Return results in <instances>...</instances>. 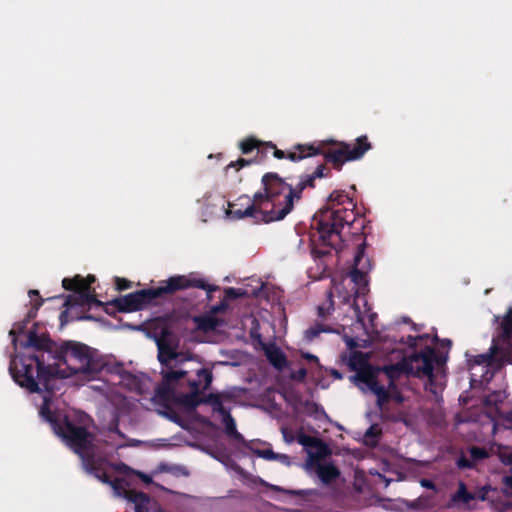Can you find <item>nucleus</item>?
Instances as JSON below:
<instances>
[{"instance_id":"1","label":"nucleus","mask_w":512,"mask_h":512,"mask_svg":"<svg viewBox=\"0 0 512 512\" xmlns=\"http://www.w3.org/2000/svg\"><path fill=\"white\" fill-rule=\"evenodd\" d=\"M53 358L57 363H48L43 355H25L19 363L12 361L9 371L13 380L28 392H45L52 397L62 379L78 374L90 379L102 369L90 348L74 341L62 343Z\"/></svg>"},{"instance_id":"2","label":"nucleus","mask_w":512,"mask_h":512,"mask_svg":"<svg viewBox=\"0 0 512 512\" xmlns=\"http://www.w3.org/2000/svg\"><path fill=\"white\" fill-rule=\"evenodd\" d=\"M355 203L343 190L333 191L312 219L311 227L316 231L312 234L311 253L316 259L342 248L341 231L344 227L351 228L357 221Z\"/></svg>"},{"instance_id":"3","label":"nucleus","mask_w":512,"mask_h":512,"mask_svg":"<svg viewBox=\"0 0 512 512\" xmlns=\"http://www.w3.org/2000/svg\"><path fill=\"white\" fill-rule=\"evenodd\" d=\"M262 190L256 195L260 214L265 221H281L294 207V201L300 200L306 188L300 180L296 186L288 184L277 173L268 172L261 179Z\"/></svg>"},{"instance_id":"4","label":"nucleus","mask_w":512,"mask_h":512,"mask_svg":"<svg viewBox=\"0 0 512 512\" xmlns=\"http://www.w3.org/2000/svg\"><path fill=\"white\" fill-rule=\"evenodd\" d=\"M51 398L44 395L39 413L51 425L54 433L79 456L81 462L98 452L99 448L95 443V434L68 415L51 410L49 407Z\"/></svg>"},{"instance_id":"5","label":"nucleus","mask_w":512,"mask_h":512,"mask_svg":"<svg viewBox=\"0 0 512 512\" xmlns=\"http://www.w3.org/2000/svg\"><path fill=\"white\" fill-rule=\"evenodd\" d=\"M372 148L366 135L356 138L354 144L342 141H319L317 143L296 144V151L288 154L292 162L322 155L327 163L340 171L344 163L361 159Z\"/></svg>"},{"instance_id":"6","label":"nucleus","mask_w":512,"mask_h":512,"mask_svg":"<svg viewBox=\"0 0 512 512\" xmlns=\"http://www.w3.org/2000/svg\"><path fill=\"white\" fill-rule=\"evenodd\" d=\"M196 377L192 378L188 371L169 370L163 373V381L155 389V397L164 402H174L180 405L182 396L193 392L190 383H195L201 388L203 381V390L210 388L213 381V374L210 369L200 368L196 371Z\"/></svg>"},{"instance_id":"7","label":"nucleus","mask_w":512,"mask_h":512,"mask_svg":"<svg viewBox=\"0 0 512 512\" xmlns=\"http://www.w3.org/2000/svg\"><path fill=\"white\" fill-rule=\"evenodd\" d=\"M197 285L185 277H169L160 282L156 288L142 289L124 296L117 297L107 303L119 312L129 313L139 311L164 295H172L178 291L186 290L189 286Z\"/></svg>"},{"instance_id":"8","label":"nucleus","mask_w":512,"mask_h":512,"mask_svg":"<svg viewBox=\"0 0 512 512\" xmlns=\"http://www.w3.org/2000/svg\"><path fill=\"white\" fill-rule=\"evenodd\" d=\"M62 286L65 290L74 291V294L67 295L64 306L67 309L74 307H90L92 305L102 307L104 304L96 298L94 290L89 289V282L81 275L73 278H64Z\"/></svg>"},{"instance_id":"9","label":"nucleus","mask_w":512,"mask_h":512,"mask_svg":"<svg viewBox=\"0 0 512 512\" xmlns=\"http://www.w3.org/2000/svg\"><path fill=\"white\" fill-rule=\"evenodd\" d=\"M347 365L351 371L355 372V374L350 377L351 381L356 384H364L367 389L378 379L380 368L371 365L367 354L362 351H352Z\"/></svg>"},{"instance_id":"10","label":"nucleus","mask_w":512,"mask_h":512,"mask_svg":"<svg viewBox=\"0 0 512 512\" xmlns=\"http://www.w3.org/2000/svg\"><path fill=\"white\" fill-rule=\"evenodd\" d=\"M448 359L447 354H442L436 351L435 348L426 346L419 352H413L404 361L413 365L418 372L422 374L434 372V367L441 368L446 364Z\"/></svg>"},{"instance_id":"11","label":"nucleus","mask_w":512,"mask_h":512,"mask_svg":"<svg viewBox=\"0 0 512 512\" xmlns=\"http://www.w3.org/2000/svg\"><path fill=\"white\" fill-rule=\"evenodd\" d=\"M257 194L258 192H256L253 197L242 195L236 200V202L229 203V210L227 211L228 216L235 220L251 218L256 224L272 223L273 221H265L262 219L263 217L259 215L261 210L258 208L256 202L255 197Z\"/></svg>"},{"instance_id":"12","label":"nucleus","mask_w":512,"mask_h":512,"mask_svg":"<svg viewBox=\"0 0 512 512\" xmlns=\"http://www.w3.org/2000/svg\"><path fill=\"white\" fill-rule=\"evenodd\" d=\"M193 387V392H189L188 395L182 396L180 399V405L184 406L189 410L196 409L200 404L210 405L214 413L222 414L227 410L223 405L222 397L218 393H209L201 397L202 387L195 383H190Z\"/></svg>"},{"instance_id":"13","label":"nucleus","mask_w":512,"mask_h":512,"mask_svg":"<svg viewBox=\"0 0 512 512\" xmlns=\"http://www.w3.org/2000/svg\"><path fill=\"white\" fill-rule=\"evenodd\" d=\"M36 324L33 325V328L27 331H25L22 334H17L15 336L16 342H13V344L16 346L17 342L19 341L20 346L23 348H33L35 349V353H26V355H43V358H45V354L47 352V349L49 348V340L44 336H39L35 329ZM25 356V354L16 356L11 359L10 363L12 361H17L19 363L20 358Z\"/></svg>"},{"instance_id":"14","label":"nucleus","mask_w":512,"mask_h":512,"mask_svg":"<svg viewBox=\"0 0 512 512\" xmlns=\"http://www.w3.org/2000/svg\"><path fill=\"white\" fill-rule=\"evenodd\" d=\"M155 341L158 348V360L162 365H167L171 360L177 358L179 340L170 329L162 328Z\"/></svg>"},{"instance_id":"15","label":"nucleus","mask_w":512,"mask_h":512,"mask_svg":"<svg viewBox=\"0 0 512 512\" xmlns=\"http://www.w3.org/2000/svg\"><path fill=\"white\" fill-rule=\"evenodd\" d=\"M490 486H484L478 493L469 492L466 484L463 481L458 483V488L455 493L450 497L449 507H458L461 510L471 511L473 507L470 505L471 501L476 499L485 501L487 499Z\"/></svg>"},{"instance_id":"16","label":"nucleus","mask_w":512,"mask_h":512,"mask_svg":"<svg viewBox=\"0 0 512 512\" xmlns=\"http://www.w3.org/2000/svg\"><path fill=\"white\" fill-rule=\"evenodd\" d=\"M28 295L31 299V308L28 310L26 317L19 322L14 323L12 329L9 332V335L12 337V342H16L15 336L17 334H22L24 330H26L27 325L36 318L38 310L44 303V299L41 297L40 293L36 289H31L28 292Z\"/></svg>"},{"instance_id":"17","label":"nucleus","mask_w":512,"mask_h":512,"mask_svg":"<svg viewBox=\"0 0 512 512\" xmlns=\"http://www.w3.org/2000/svg\"><path fill=\"white\" fill-rule=\"evenodd\" d=\"M107 464V460L104 456L101 455L100 451L91 455L88 459L82 461V465L84 469L95 478L100 480L102 483L110 484L111 479L108 473L105 470V465Z\"/></svg>"},{"instance_id":"18","label":"nucleus","mask_w":512,"mask_h":512,"mask_svg":"<svg viewBox=\"0 0 512 512\" xmlns=\"http://www.w3.org/2000/svg\"><path fill=\"white\" fill-rule=\"evenodd\" d=\"M368 390L376 396V406L380 411H384L385 406L391 400L399 404L404 402V397L400 390L389 393V391L384 390V384H380L379 379H377Z\"/></svg>"},{"instance_id":"19","label":"nucleus","mask_w":512,"mask_h":512,"mask_svg":"<svg viewBox=\"0 0 512 512\" xmlns=\"http://www.w3.org/2000/svg\"><path fill=\"white\" fill-rule=\"evenodd\" d=\"M404 367L406 369V373L409 375H412L420 379L427 378V382L425 383V390L433 394L436 401H439V398L441 397L442 388H439L434 372L422 374L418 372L417 369L413 367V365L408 364L407 361H404Z\"/></svg>"},{"instance_id":"20","label":"nucleus","mask_w":512,"mask_h":512,"mask_svg":"<svg viewBox=\"0 0 512 512\" xmlns=\"http://www.w3.org/2000/svg\"><path fill=\"white\" fill-rule=\"evenodd\" d=\"M365 248V242L358 245L357 252L354 257L353 269L350 273L351 280L358 286H366L368 283L367 272H365L362 268H359L362 258L364 256Z\"/></svg>"},{"instance_id":"21","label":"nucleus","mask_w":512,"mask_h":512,"mask_svg":"<svg viewBox=\"0 0 512 512\" xmlns=\"http://www.w3.org/2000/svg\"><path fill=\"white\" fill-rule=\"evenodd\" d=\"M128 501L134 504L135 512H152L157 508L156 503L151 500L149 495L142 491L130 494Z\"/></svg>"},{"instance_id":"22","label":"nucleus","mask_w":512,"mask_h":512,"mask_svg":"<svg viewBox=\"0 0 512 512\" xmlns=\"http://www.w3.org/2000/svg\"><path fill=\"white\" fill-rule=\"evenodd\" d=\"M222 423L225 427L226 436L237 443L246 445V440L241 433L237 431L235 419L230 414V410L227 409L221 415Z\"/></svg>"},{"instance_id":"23","label":"nucleus","mask_w":512,"mask_h":512,"mask_svg":"<svg viewBox=\"0 0 512 512\" xmlns=\"http://www.w3.org/2000/svg\"><path fill=\"white\" fill-rule=\"evenodd\" d=\"M262 344L265 356L271 363V365H273L276 369H283L287 365V359L285 354L281 351V349L274 344Z\"/></svg>"},{"instance_id":"24","label":"nucleus","mask_w":512,"mask_h":512,"mask_svg":"<svg viewBox=\"0 0 512 512\" xmlns=\"http://www.w3.org/2000/svg\"><path fill=\"white\" fill-rule=\"evenodd\" d=\"M173 277H185L186 279L191 280V282L197 283V285L189 286L187 289L190 288H198L205 290L207 293V300L212 299V292L218 291L220 287L215 284H209L206 279L199 276L198 273H189L187 275H174Z\"/></svg>"},{"instance_id":"25","label":"nucleus","mask_w":512,"mask_h":512,"mask_svg":"<svg viewBox=\"0 0 512 512\" xmlns=\"http://www.w3.org/2000/svg\"><path fill=\"white\" fill-rule=\"evenodd\" d=\"M316 473L323 484H330L340 476V470L332 463H319Z\"/></svg>"},{"instance_id":"26","label":"nucleus","mask_w":512,"mask_h":512,"mask_svg":"<svg viewBox=\"0 0 512 512\" xmlns=\"http://www.w3.org/2000/svg\"><path fill=\"white\" fill-rule=\"evenodd\" d=\"M121 382L124 386H126L129 390L135 391L137 393H142V380L140 377L132 374L129 371H123L120 374Z\"/></svg>"},{"instance_id":"27","label":"nucleus","mask_w":512,"mask_h":512,"mask_svg":"<svg viewBox=\"0 0 512 512\" xmlns=\"http://www.w3.org/2000/svg\"><path fill=\"white\" fill-rule=\"evenodd\" d=\"M109 485L116 496L122 497L127 501L129 500V495L135 493V490L128 488V482L122 478L113 479Z\"/></svg>"},{"instance_id":"28","label":"nucleus","mask_w":512,"mask_h":512,"mask_svg":"<svg viewBox=\"0 0 512 512\" xmlns=\"http://www.w3.org/2000/svg\"><path fill=\"white\" fill-rule=\"evenodd\" d=\"M297 440L303 446L319 448L320 453L327 452V446L322 442V440L316 437L301 433L298 435Z\"/></svg>"},{"instance_id":"29","label":"nucleus","mask_w":512,"mask_h":512,"mask_svg":"<svg viewBox=\"0 0 512 512\" xmlns=\"http://www.w3.org/2000/svg\"><path fill=\"white\" fill-rule=\"evenodd\" d=\"M403 371L406 372L404 363L402 364L401 367L397 365H390L380 368V372H382L385 375L387 381H396L401 376Z\"/></svg>"},{"instance_id":"30","label":"nucleus","mask_w":512,"mask_h":512,"mask_svg":"<svg viewBox=\"0 0 512 512\" xmlns=\"http://www.w3.org/2000/svg\"><path fill=\"white\" fill-rule=\"evenodd\" d=\"M239 147L243 154H249L255 149L260 151L261 141L254 137H248L240 142Z\"/></svg>"},{"instance_id":"31","label":"nucleus","mask_w":512,"mask_h":512,"mask_svg":"<svg viewBox=\"0 0 512 512\" xmlns=\"http://www.w3.org/2000/svg\"><path fill=\"white\" fill-rule=\"evenodd\" d=\"M500 328L501 337L503 339H510L512 336V308H510L503 317Z\"/></svg>"},{"instance_id":"32","label":"nucleus","mask_w":512,"mask_h":512,"mask_svg":"<svg viewBox=\"0 0 512 512\" xmlns=\"http://www.w3.org/2000/svg\"><path fill=\"white\" fill-rule=\"evenodd\" d=\"M327 300L323 305H319L317 308L318 316L326 318L334 310L333 292L331 290L326 293Z\"/></svg>"},{"instance_id":"33","label":"nucleus","mask_w":512,"mask_h":512,"mask_svg":"<svg viewBox=\"0 0 512 512\" xmlns=\"http://www.w3.org/2000/svg\"><path fill=\"white\" fill-rule=\"evenodd\" d=\"M330 330L326 328V326L322 324H316L310 328H308L304 333V339L307 342H312L315 338H317L322 332H329Z\"/></svg>"},{"instance_id":"34","label":"nucleus","mask_w":512,"mask_h":512,"mask_svg":"<svg viewBox=\"0 0 512 512\" xmlns=\"http://www.w3.org/2000/svg\"><path fill=\"white\" fill-rule=\"evenodd\" d=\"M469 453L474 463L489 457V452L484 447L472 446L469 449Z\"/></svg>"},{"instance_id":"35","label":"nucleus","mask_w":512,"mask_h":512,"mask_svg":"<svg viewBox=\"0 0 512 512\" xmlns=\"http://www.w3.org/2000/svg\"><path fill=\"white\" fill-rule=\"evenodd\" d=\"M224 292L226 300H235L246 296V291L241 288L228 287Z\"/></svg>"},{"instance_id":"36","label":"nucleus","mask_w":512,"mask_h":512,"mask_svg":"<svg viewBox=\"0 0 512 512\" xmlns=\"http://www.w3.org/2000/svg\"><path fill=\"white\" fill-rule=\"evenodd\" d=\"M264 148H265V149H272V151H273V155H274V157H275V158H277V159H284V158L289 159V158H288V154H289V153H291V152L296 151V149H295V145H294L292 150H290V151H288L287 153H285L284 151H282V150L278 149V148L276 147V145H275V144H273L272 142H268V143L264 146Z\"/></svg>"},{"instance_id":"37","label":"nucleus","mask_w":512,"mask_h":512,"mask_svg":"<svg viewBox=\"0 0 512 512\" xmlns=\"http://www.w3.org/2000/svg\"><path fill=\"white\" fill-rule=\"evenodd\" d=\"M456 465L460 469H473L475 467L472 459H468L464 454L457 459Z\"/></svg>"},{"instance_id":"38","label":"nucleus","mask_w":512,"mask_h":512,"mask_svg":"<svg viewBox=\"0 0 512 512\" xmlns=\"http://www.w3.org/2000/svg\"><path fill=\"white\" fill-rule=\"evenodd\" d=\"M471 362L475 365H485L488 366L492 362V355L491 354H480L474 357Z\"/></svg>"},{"instance_id":"39","label":"nucleus","mask_w":512,"mask_h":512,"mask_svg":"<svg viewBox=\"0 0 512 512\" xmlns=\"http://www.w3.org/2000/svg\"><path fill=\"white\" fill-rule=\"evenodd\" d=\"M115 284H116V289L118 291H123V290L129 289L132 286V282L130 280L125 279V278H120V277L115 278Z\"/></svg>"},{"instance_id":"40","label":"nucleus","mask_w":512,"mask_h":512,"mask_svg":"<svg viewBox=\"0 0 512 512\" xmlns=\"http://www.w3.org/2000/svg\"><path fill=\"white\" fill-rule=\"evenodd\" d=\"M253 161L252 160H248V159H245V158H239L237 161L235 162H231L228 166H227V169L231 168V167H235L237 169L239 168H242L244 166H248L252 163Z\"/></svg>"},{"instance_id":"41","label":"nucleus","mask_w":512,"mask_h":512,"mask_svg":"<svg viewBox=\"0 0 512 512\" xmlns=\"http://www.w3.org/2000/svg\"><path fill=\"white\" fill-rule=\"evenodd\" d=\"M300 178L306 188L307 187L314 188L315 179H316L315 176H313L312 174H309V175H303Z\"/></svg>"},{"instance_id":"42","label":"nucleus","mask_w":512,"mask_h":512,"mask_svg":"<svg viewBox=\"0 0 512 512\" xmlns=\"http://www.w3.org/2000/svg\"><path fill=\"white\" fill-rule=\"evenodd\" d=\"M325 171H329L324 164H320L316 167L315 171L312 173L315 178H322L324 176H328V173Z\"/></svg>"},{"instance_id":"43","label":"nucleus","mask_w":512,"mask_h":512,"mask_svg":"<svg viewBox=\"0 0 512 512\" xmlns=\"http://www.w3.org/2000/svg\"><path fill=\"white\" fill-rule=\"evenodd\" d=\"M504 492L512 496V476H505L503 478Z\"/></svg>"},{"instance_id":"44","label":"nucleus","mask_w":512,"mask_h":512,"mask_svg":"<svg viewBox=\"0 0 512 512\" xmlns=\"http://www.w3.org/2000/svg\"><path fill=\"white\" fill-rule=\"evenodd\" d=\"M424 338H428V335L425 334V335H420V336H411L409 335L407 337V343L408 345L411 347V348H415L416 345H417V340H421V339H424Z\"/></svg>"},{"instance_id":"45","label":"nucleus","mask_w":512,"mask_h":512,"mask_svg":"<svg viewBox=\"0 0 512 512\" xmlns=\"http://www.w3.org/2000/svg\"><path fill=\"white\" fill-rule=\"evenodd\" d=\"M228 309L227 300L224 298L220 303L212 308V311L215 313H222Z\"/></svg>"},{"instance_id":"46","label":"nucleus","mask_w":512,"mask_h":512,"mask_svg":"<svg viewBox=\"0 0 512 512\" xmlns=\"http://www.w3.org/2000/svg\"><path fill=\"white\" fill-rule=\"evenodd\" d=\"M307 376V370L305 368H300L298 371L292 374V378L297 381H304Z\"/></svg>"},{"instance_id":"47","label":"nucleus","mask_w":512,"mask_h":512,"mask_svg":"<svg viewBox=\"0 0 512 512\" xmlns=\"http://www.w3.org/2000/svg\"><path fill=\"white\" fill-rule=\"evenodd\" d=\"M258 454L267 460H274L277 458V455L270 449L258 451Z\"/></svg>"},{"instance_id":"48","label":"nucleus","mask_w":512,"mask_h":512,"mask_svg":"<svg viewBox=\"0 0 512 512\" xmlns=\"http://www.w3.org/2000/svg\"><path fill=\"white\" fill-rule=\"evenodd\" d=\"M503 426L512 431V410L503 417Z\"/></svg>"},{"instance_id":"49","label":"nucleus","mask_w":512,"mask_h":512,"mask_svg":"<svg viewBox=\"0 0 512 512\" xmlns=\"http://www.w3.org/2000/svg\"><path fill=\"white\" fill-rule=\"evenodd\" d=\"M500 460L505 465L512 464V453L511 452H503L499 455Z\"/></svg>"},{"instance_id":"50","label":"nucleus","mask_w":512,"mask_h":512,"mask_svg":"<svg viewBox=\"0 0 512 512\" xmlns=\"http://www.w3.org/2000/svg\"><path fill=\"white\" fill-rule=\"evenodd\" d=\"M420 484L422 487H424L426 489H430V490H434V491H436V489H437L435 483L430 479L423 478L420 480Z\"/></svg>"},{"instance_id":"51","label":"nucleus","mask_w":512,"mask_h":512,"mask_svg":"<svg viewBox=\"0 0 512 512\" xmlns=\"http://www.w3.org/2000/svg\"><path fill=\"white\" fill-rule=\"evenodd\" d=\"M301 357L308 360L309 362H314L316 364H319V359L316 355L308 353V352H302Z\"/></svg>"},{"instance_id":"52","label":"nucleus","mask_w":512,"mask_h":512,"mask_svg":"<svg viewBox=\"0 0 512 512\" xmlns=\"http://www.w3.org/2000/svg\"><path fill=\"white\" fill-rule=\"evenodd\" d=\"M110 432L117 434L121 438H125V435L121 432V430L118 427V420L115 421V423H112L109 428Z\"/></svg>"},{"instance_id":"53","label":"nucleus","mask_w":512,"mask_h":512,"mask_svg":"<svg viewBox=\"0 0 512 512\" xmlns=\"http://www.w3.org/2000/svg\"><path fill=\"white\" fill-rule=\"evenodd\" d=\"M379 436V432L376 430L375 426H371L367 429V431L365 432V438H370V437H373V438H377Z\"/></svg>"},{"instance_id":"54","label":"nucleus","mask_w":512,"mask_h":512,"mask_svg":"<svg viewBox=\"0 0 512 512\" xmlns=\"http://www.w3.org/2000/svg\"><path fill=\"white\" fill-rule=\"evenodd\" d=\"M384 390L389 391V393H392L393 391L399 390L396 381H387V385H384Z\"/></svg>"},{"instance_id":"55","label":"nucleus","mask_w":512,"mask_h":512,"mask_svg":"<svg viewBox=\"0 0 512 512\" xmlns=\"http://www.w3.org/2000/svg\"><path fill=\"white\" fill-rule=\"evenodd\" d=\"M433 341H434V342H439V341H440V342H441V345H442L443 347H448V348H450V347H451V345H452V341H451L450 339H443V340H440V339H439V337H438L437 335H435V336L433 337Z\"/></svg>"},{"instance_id":"56","label":"nucleus","mask_w":512,"mask_h":512,"mask_svg":"<svg viewBox=\"0 0 512 512\" xmlns=\"http://www.w3.org/2000/svg\"><path fill=\"white\" fill-rule=\"evenodd\" d=\"M113 467L116 470L120 471V472L132 471V469L129 466H127L126 464H124V463H120V464L114 465Z\"/></svg>"},{"instance_id":"57","label":"nucleus","mask_w":512,"mask_h":512,"mask_svg":"<svg viewBox=\"0 0 512 512\" xmlns=\"http://www.w3.org/2000/svg\"><path fill=\"white\" fill-rule=\"evenodd\" d=\"M268 142H261V149L260 151H257L258 154H261L263 156H265L269 151H271L272 149H265L264 146L267 144Z\"/></svg>"},{"instance_id":"58","label":"nucleus","mask_w":512,"mask_h":512,"mask_svg":"<svg viewBox=\"0 0 512 512\" xmlns=\"http://www.w3.org/2000/svg\"><path fill=\"white\" fill-rule=\"evenodd\" d=\"M83 279L89 282V289H91V285L95 282V276L88 275L86 278L83 277Z\"/></svg>"},{"instance_id":"59","label":"nucleus","mask_w":512,"mask_h":512,"mask_svg":"<svg viewBox=\"0 0 512 512\" xmlns=\"http://www.w3.org/2000/svg\"><path fill=\"white\" fill-rule=\"evenodd\" d=\"M272 489L275 490V491H282V492H286V493H289V494H297L295 491L284 490V489H282L279 486H272Z\"/></svg>"},{"instance_id":"60","label":"nucleus","mask_w":512,"mask_h":512,"mask_svg":"<svg viewBox=\"0 0 512 512\" xmlns=\"http://www.w3.org/2000/svg\"><path fill=\"white\" fill-rule=\"evenodd\" d=\"M139 475L141 476V478L143 479L144 482L151 483L152 478L150 476L143 474V473H139Z\"/></svg>"},{"instance_id":"61","label":"nucleus","mask_w":512,"mask_h":512,"mask_svg":"<svg viewBox=\"0 0 512 512\" xmlns=\"http://www.w3.org/2000/svg\"><path fill=\"white\" fill-rule=\"evenodd\" d=\"M67 314H68L67 310L61 312L60 320H61L62 323H64V321H66Z\"/></svg>"},{"instance_id":"62","label":"nucleus","mask_w":512,"mask_h":512,"mask_svg":"<svg viewBox=\"0 0 512 512\" xmlns=\"http://www.w3.org/2000/svg\"><path fill=\"white\" fill-rule=\"evenodd\" d=\"M332 375L335 377V378H338V379H341L342 378V375L340 372H338L337 370H333L332 371Z\"/></svg>"},{"instance_id":"63","label":"nucleus","mask_w":512,"mask_h":512,"mask_svg":"<svg viewBox=\"0 0 512 512\" xmlns=\"http://www.w3.org/2000/svg\"><path fill=\"white\" fill-rule=\"evenodd\" d=\"M251 336H252V337H255V335H254V333H253V332H251ZM256 337H257V339L259 340V342H261V343H262V341H261V335H260V334H257V335H256Z\"/></svg>"},{"instance_id":"64","label":"nucleus","mask_w":512,"mask_h":512,"mask_svg":"<svg viewBox=\"0 0 512 512\" xmlns=\"http://www.w3.org/2000/svg\"><path fill=\"white\" fill-rule=\"evenodd\" d=\"M152 512H166L164 511L163 509H161L160 507H157L155 510H153Z\"/></svg>"}]
</instances>
